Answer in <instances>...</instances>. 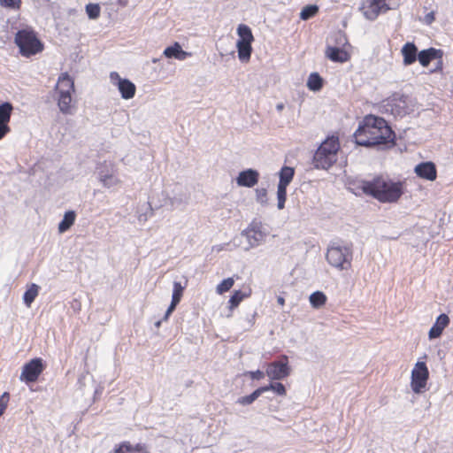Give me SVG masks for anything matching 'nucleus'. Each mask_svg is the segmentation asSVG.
Listing matches in <instances>:
<instances>
[{"label": "nucleus", "instance_id": "1", "mask_svg": "<svg viewBox=\"0 0 453 453\" xmlns=\"http://www.w3.org/2000/svg\"><path fill=\"white\" fill-rule=\"evenodd\" d=\"M354 137L357 144L372 147L394 143L395 134L384 119L368 115L359 124Z\"/></svg>", "mask_w": 453, "mask_h": 453}, {"label": "nucleus", "instance_id": "2", "mask_svg": "<svg viewBox=\"0 0 453 453\" xmlns=\"http://www.w3.org/2000/svg\"><path fill=\"white\" fill-rule=\"evenodd\" d=\"M360 188L382 203H397L405 192V181L395 180L387 175H377L360 182Z\"/></svg>", "mask_w": 453, "mask_h": 453}, {"label": "nucleus", "instance_id": "3", "mask_svg": "<svg viewBox=\"0 0 453 453\" xmlns=\"http://www.w3.org/2000/svg\"><path fill=\"white\" fill-rule=\"evenodd\" d=\"M339 149L340 144L337 137L331 136L326 139L313 156L314 166L318 169L330 168L337 160Z\"/></svg>", "mask_w": 453, "mask_h": 453}, {"label": "nucleus", "instance_id": "4", "mask_svg": "<svg viewBox=\"0 0 453 453\" xmlns=\"http://www.w3.org/2000/svg\"><path fill=\"white\" fill-rule=\"evenodd\" d=\"M15 43L19 49V53L26 58L35 55L43 50L42 43L31 29L19 30L15 35Z\"/></svg>", "mask_w": 453, "mask_h": 453}, {"label": "nucleus", "instance_id": "5", "mask_svg": "<svg viewBox=\"0 0 453 453\" xmlns=\"http://www.w3.org/2000/svg\"><path fill=\"white\" fill-rule=\"evenodd\" d=\"M326 261L334 267L344 270L350 266L352 260V250L348 245L338 243L331 244L326 251Z\"/></svg>", "mask_w": 453, "mask_h": 453}, {"label": "nucleus", "instance_id": "6", "mask_svg": "<svg viewBox=\"0 0 453 453\" xmlns=\"http://www.w3.org/2000/svg\"><path fill=\"white\" fill-rule=\"evenodd\" d=\"M57 88L59 93L58 102L59 110L68 114L71 112L72 93L74 91L73 81L66 73H62L58 78Z\"/></svg>", "mask_w": 453, "mask_h": 453}, {"label": "nucleus", "instance_id": "7", "mask_svg": "<svg viewBox=\"0 0 453 453\" xmlns=\"http://www.w3.org/2000/svg\"><path fill=\"white\" fill-rule=\"evenodd\" d=\"M429 378V371L425 362H417L411 371V388L416 394L422 393Z\"/></svg>", "mask_w": 453, "mask_h": 453}, {"label": "nucleus", "instance_id": "8", "mask_svg": "<svg viewBox=\"0 0 453 453\" xmlns=\"http://www.w3.org/2000/svg\"><path fill=\"white\" fill-rule=\"evenodd\" d=\"M380 107L384 112H388L395 117H403L408 113L407 97L403 95H394L384 100Z\"/></svg>", "mask_w": 453, "mask_h": 453}, {"label": "nucleus", "instance_id": "9", "mask_svg": "<svg viewBox=\"0 0 453 453\" xmlns=\"http://www.w3.org/2000/svg\"><path fill=\"white\" fill-rule=\"evenodd\" d=\"M265 373L273 380H280L288 377L290 374L288 356L282 355L279 361L269 364Z\"/></svg>", "mask_w": 453, "mask_h": 453}, {"label": "nucleus", "instance_id": "10", "mask_svg": "<svg viewBox=\"0 0 453 453\" xmlns=\"http://www.w3.org/2000/svg\"><path fill=\"white\" fill-rule=\"evenodd\" d=\"M110 81L112 85L118 88L123 99L128 100L134 96L136 87L128 79L121 78L117 72H111Z\"/></svg>", "mask_w": 453, "mask_h": 453}, {"label": "nucleus", "instance_id": "11", "mask_svg": "<svg viewBox=\"0 0 453 453\" xmlns=\"http://www.w3.org/2000/svg\"><path fill=\"white\" fill-rule=\"evenodd\" d=\"M43 369L42 360L41 358H34L23 366L19 380L26 383L35 382Z\"/></svg>", "mask_w": 453, "mask_h": 453}, {"label": "nucleus", "instance_id": "12", "mask_svg": "<svg viewBox=\"0 0 453 453\" xmlns=\"http://www.w3.org/2000/svg\"><path fill=\"white\" fill-rule=\"evenodd\" d=\"M246 237L249 246L246 250L261 245L265 239L266 234L262 230V225L259 222H252L242 234Z\"/></svg>", "mask_w": 453, "mask_h": 453}, {"label": "nucleus", "instance_id": "13", "mask_svg": "<svg viewBox=\"0 0 453 453\" xmlns=\"http://www.w3.org/2000/svg\"><path fill=\"white\" fill-rule=\"evenodd\" d=\"M389 9L385 0H372L367 6L364 5L361 11L365 19L375 20L381 12H386Z\"/></svg>", "mask_w": 453, "mask_h": 453}, {"label": "nucleus", "instance_id": "14", "mask_svg": "<svg viewBox=\"0 0 453 453\" xmlns=\"http://www.w3.org/2000/svg\"><path fill=\"white\" fill-rule=\"evenodd\" d=\"M442 55L443 52L441 50L429 48L426 50H423L418 52V60L420 65L424 67L427 66L432 60H438V66L436 68H441L442 65Z\"/></svg>", "mask_w": 453, "mask_h": 453}, {"label": "nucleus", "instance_id": "15", "mask_svg": "<svg viewBox=\"0 0 453 453\" xmlns=\"http://www.w3.org/2000/svg\"><path fill=\"white\" fill-rule=\"evenodd\" d=\"M258 172L250 168L239 173L236 178V183L240 187L252 188L258 182Z\"/></svg>", "mask_w": 453, "mask_h": 453}, {"label": "nucleus", "instance_id": "16", "mask_svg": "<svg viewBox=\"0 0 453 453\" xmlns=\"http://www.w3.org/2000/svg\"><path fill=\"white\" fill-rule=\"evenodd\" d=\"M415 173L427 180H434L437 176L435 165L432 162H423L415 166Z\"/></svg>", "mask_w": 453, "mask_h": 453}, {"label": "nucleus", "instance_id": "17", "mask_svg": "<svg viewBox=\"0 0 453 453\" xmlns=\"http://www.w3.org/2000/svg\"><path fill=\"white\" fill-rule=\"evenodd\" d=\"M449 316L445 313L440 314L428 332L429 339L433 340L439 338L441 335L443 330L449 326Z\"/></svg>", "mask_w": 453, "mask_h": 453}, {"label": "nucleus", "instance_id": "18", "mask_svg": "<svg viewBox=\"0 0 453 453\" xmlns=\"http://www.w3.org/2000/svg\"><path fill=\"white\" fill-rule=\"evenodd\" d=\"M186 288V285L182 286L180 282L174 281L173 282V296H172V301L168 307V309L165 311L164 320H166L168 317L173 313V311L175 310L176 306L180 303L184 289Z\"/></svg>", "mask_w": 453, "mask_h": 453}, {"label": "nucleus", "instance_id": "19", "mask_svg": "<svg viewBox=\"0 0 453 453\" xmlns=\"http://www.w3.org/2000/svg\"><path fill=\"white\" fill-rule=\"evenodd\" d=\"M401 53L403 58V65H411L418 59V48L413 42H406L402 50Z\"/></svg>", "mask_w": 453, "mask_h": 453}, {"label": "nucleus", "instance_id": "20", "mask_svg": "<svg viewBox=\"0 0 453 453\" xmlns=\"http://www.w3.org/2000/svg\"><path fill=\"white\" fill-rule=\"evenodd\" d=\"M164 55L168 58L185 60L188 57L191 56V53L183 50L179 42H174L173 45L165 49Z\"/></svg>", "mask_w": 453, "mask_h": 453}, {"label": "nucleus", "instance_id": "21", "mask_svg": "<svg viewBox=\"0 0 453 453\" xmlns=\"http://www.w3.org/2000/svg\"><path fill=\"white\" fill-rule=\"evenodd\" d=\"M326 56L333 62L344 63L349 59V55L344 50L334 47L327 46Z\"/></svg>", "mask_w": 453, "mask_h": 453}, {"label": "nucleus", "instance_id": "22", "mask_svg": "<svg viewBox=\"0 0 453 453\" xmlns=\"http://www.w3.org/2000/svg\"><path fill=\"white\" fill-rule=\"evenodd\" d=\"M113 453H149V451L144 444L137 443L134 446L128 441H124L114 449Z\"/></svg>", "mask_w": 453, "mask_h": 453}, {"label": "nucleus", "instance_id": "23", "mask_svg": "<svg viewBox=\"0 0 453 453\" xmlns=\"http://www.w3.org/2000/svg\"><path fill=\"white\" fill-rule=\"evenodd\" d=\"M98 180L107 188L116 187L119 184V180L111 171L100 169L98 171Z\"/></svg>", "mask_w": 453, "mask_h": 453}, {"label": "nucleus", "instance_id": "24", "mask_svg": "<svg viewBox=\"0 0 453 453\" xmlns=\"http://www.w3.org/2000/svg\"><path fill=\"white\" fill-rule=\"evenodd\" d=\"M251 295V288L250 287H245L243 289L234 290L233 295L229 299V309L234 310L236 308L240 303L245 298L250 297Z\"/></svg>", "mask_w": 453, "mask_h": 453}, {"label": "nucleus", "instance_id": "25", "mask_svg": "<svg viewBox=\"0 0 453 453\" xmlns=\"http://www.w3.org/2000/svg\"><path fill=\"white\" fill-rule=\"evenodd\" d=\"M251 43L252 42H237L238 58L242 62L250 60L252 52Z\"/></svg>", "mask_w": 453, "mask_h": 453}, {"label": "nucleus", "instance_id": "26", "mask_svg": "<svg viewBox=\"0 0 453 453\" xmlns=\"http://www.w3.org/2000/svg\"><path fill=\"white\" fill-rule=\"evenodd\" d=\"M76 214L73 211H68L65 213L63 219L58 224V232H66L75 221Z\"/></svg>", "mask_w": 453, "mask_h": 453}, {"label": "nucleus", "instance_id": "27", "mask_svg": "<svg viewBox=\"0 0 453 453\" xmlns=\"http://www.w3.org/2000/svg\"><path fill=\"white\" fill-rule=\"evenodd\" d=\"M265 392H266V388L260 387L254 392H252L250 395L238 398L236 403H239L241 405H250Z\"/></svg>", "mask_w": 453, "mask_h": 453}, {"label": "nucleus", "instance_id": "28", "mask_svg": "<svg viewBox=\"0 0 453 453\" xmlns=\"http://www.w3.org/2000/svg\"><path fill=\"white\" fill-rule=\"evenodd\" d=\"M295 174V170L290 166H283L279 173L280 180L279 184L288 186L292 181Z\"/></svg>", "mask_w": 453, "mask_h": 453}, {"label": "nucleus", "instance_id": "29", "mask_svg": "<svg viewBox=\"0 0 453 453\" xmlns=\"http://www.w3.org/2000/svg\"><path fill=\"white\" fill-rule=\"evenodd\" d=\"M39 286L33 283L29 286V288L25 291L23 295V301L24 303L30 307L31 303L35 301V297L38 296L39 293Z\"/></svg>", "mask_w": 453, "mask_h": 453}, {"label": "nucleus", "instance_id": "30", "mask_svg": "<svg viewBox=\"0 0 453 453\" xmlns=\"http://www.w3.org/2000/svg\"><path fill=\"white\" fill-rule=\"evenodd\" d=\"M239 39L237 42H253L254 37L251 29L245 24H240L237 27Z\"/></svg>", "mask_w": 453, "mask_h": 453}, {"label": "nucleus", "instance_id": "31", "mask_svg": "<svg viewBox=\"0 0 453 453\" xmlns=\"http://www.w3.org/2000/svg\"><path fill=\"white\" fill-rule=\"evenodd\" d=\"M307 87L311 91H319L323 87V79L318 73H312L308 78Z\"/></svg>", "mask_w": 453, "mask_h": 453}, {"label": "nucleus", "instance_id": "32", "mask_svg": "<svg viewBox=\"0 0 453 453\" xmlns=\"http://www.w3.org/2000/svg\"><path fill=\"white\" fill-rule=\"evenodd\" d=\"M13 106L9 102H4L0 104V122L9 124Z\"/></svg>", "mask_w": 453, "mask_h": 453}, {"label": "nucleus", "instance_id": "33", "mask_svg": "<svg viewBox=\"0 0 453 453\" xmlns=\"http://www.w3.org/2000/svg\"><path fill=\"white\" fill-rule=\"evenodd\" d=\"M326 296L321 291H316L310 296V303L312 307L319 309L326 303Z\"/></svg>", "mask_w": 453, "mask_h": 453}, {"label": "nucleus", "instance_id": "34", "mask_svg": "<svg viewBox=\"0 0 453 453\" xmlns=\"http://www.w3.org/2000/svg\"><path fill=\"white\" fill-rule=\"evenodd\" d=\"M287 187L288 186H285V185L278 183V187H277V199H278L277 207H278L279 210H282L285 207V202H286V199H287Z\"/></svg>", "mask_w": 453, "mask_h": 453}, {"label": "nucleus", "instance_id": "35", "mask_svg": "<svg viewBox=\"0 0 453 453\" xmlns=\"http://www.w3.org/2000/svg\"><path fill=\"white\" fill-rule=\"evenodd\" d=\"M319 7L316 4H310L303 8L300 12V19L303 20H308L317 14Z\"/></svg>", "mask_w": 453, "mask_h": 453}, {"label": "nucleus", "instance_id": "36", "mask_svg": "<svg viewBox=\"0 0 453 453\" xmlns=\"http://www.w3.org/2000/svg\"><path fill=\"white\" fill-rule=\"evenodd\" d=\"M234 284V280L232 277L223 280L216 288V292L219 295L228 291Z\"/></svg>", "mask_w": 453, "mask_h": 453}, {"label": "nucleus", "instance_id": "37", "mask_svg": "<svg viewBox=\"0 0 453 453\" xmlns=\"http://www.w3.org/2000/svg\"><path fill=\"white\" fill-rule=\"evenodd\" d=\"M101 8L97 4H88L86 5V12L89 19H96L100 15Z\"/></svg>", "mask_w": 453, "mask_h": 453}, {"label": "nucleus", "instance_id": "38", "mask_svg": "<svg viewBox=\"0 0 453 453\" xmlns=\"http://www.w3.org/2000/svg\"><path fill=\"white\" fill-rule=\"evenodd\" d=\"M21 0H0V5L4 8L19 11L21 7Z\"/></svg>", "mask_w": 453, "mask_h": 453}, {"label": "nucleus", "instance_id": "39", "mask_svg": "<svg viewBox=\"0 0 453 453\" xmlns=\"http://www.w3.org/2000/svg\"><path fill=\"white\" fill-rule=\"evenodd\" d=\"M263 388H266V391L273 390L279 395H286V388H285L284 385L282 383H280V382L271 383L270 385L264 386Z\"/></svg>", "mask_w": 453, "mask_h": 453}, {"label": "nucleus", "instance_id": "40", "mask_svg": "<svg viewBox=\"0 0 453 453\" xmlns=\"http://www.w3.org/2000/svg\"><path fill=\"white\" fill-rule=\"evenodd\" d=\"M257 201L262 205L267 204V191L265 188H258L256 190Z\"/></svg>", "mask_w": 453, "mask_h": 453}, {"label": "nucleus", "instance_id": "41", "mask_svg": "<svg viewBox=\"0 0 453 453\" xmlns=\"http://www.w3.org/2000/svg\"><path fill=\"white\" fill-rule=\"evenodd\" d=\"M9 399L10 395L9 393L7 392H4L0 396V417L4 414V411L6 410Z\"/></svg>", "mask_w": 453, "mask_h": 453}, {"label": "nucleus", "instance_id": "42", "mask_svg": "<svg viewBox=\"0 0 453 453\" xmlns=\"http://www.w3.org/2000/svg\"><path fill=\"white\" fill-rule=\"evenodd\" d=\"M169 203L172 208H177L182 204L187 203V198L185 196L169 198Z\"/></svg>", "mask_w": 453, "mask_h": 453}, {"label": "nucleus", "instance_id": "43", "mask_svg": "<svg viewBox=\"0 0 453 453\" xmlns=\"http://www.w3.org/2000/svg\"><path fill=\"white\" fill-rule=\"evenodd\" d=\"M248 373L252 380H259L265 377V372L260 370L251 371V372H249Z\"/></svg>", "mask_w": 453, "mask_h": 453}, {"label": "nucleus", "instance_id": "44", "mask_svg": "<svg viewBox=\"0 0 453 453\" xmlns=\"http://www.w3.org/2000/svg\"><path fill=\"white\" fill-rule=\"evenodd\" d=\"M11 131L8 124L0 122V140L3 139Z\"/></svg>", "mask_w": 453, "mask_h": 453}, {"label": "nucleus", "instance_id": "45", "mask_svg": "<svg viewBox=\"0 0 453 453\" xmlns=\"http://www.w3.org/2000/svg\"><path fill=\"white\" fill-rule=\"evenodd\" d=\"M434 12H430L424 17V22L426 25H431L434 21Z\"/></svg>", "mask_w": 453, "mask_h": 453}, {"label": "nucleus", "instance_id": "46", "mask_svg": "<svg viewBox=\"0 0 453 453\" xmlns=\"http://www.w3.org/2000/svg\"><path fill=\"white\" fill-rule=\"evenodd\" d=\"M277 302H278L279 304L283 305L284 303H285V300H284V298L282 296H278Z\"/></svg>", "mask_w": 453, "mask_h": 453}, {"label": "nucleus", "instance_id": "47", "mask_svg": "<svg viewBox=\"0 0 453 453\" xmlns=\"http://www.w3.org/2000/svg\"><path fill=\"white\" fill-rule=\"evenodd\" d=\"M277 111H280L284 109V104L282 103H280L276 105Z\"/></svg>", "mask_w": 453, "mask_h": 453}, {"label": "nucleus", "instance_id": "48", "mask_svg": "<svg viewBox=\"0 0 453 453\" xmlns=\"http://www.w3.org/2000/svg\"><path fill=\"white\" fill-rule=\"evenodd\" d=\"M160 325H161V320H158L155 323V326L157 328L160 326Z\"/></svg>", "mask_w": 453, "mask_h": 453}, {"label": "nucleus", "instance_id": "49", "mask_svg": "<svg viewBox=\"0 0 453 453\" xmlns=\"http://www.w3.org/2000/svg\"><path fill=\"white\" fill-rule=\"evenodd\" d=\"M340 35L342 40L346 41V39H345V37L343 35Z\"/></svg>", "mask_w": 453, "mask_h": 453}]
</instances>
